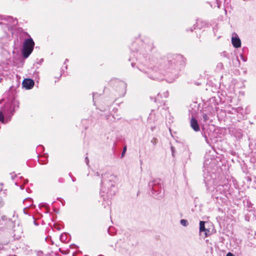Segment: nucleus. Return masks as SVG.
Returning <instances> with one entry per match:
<instances>
[{
  "mask_svg": "<svg viewBox=\"0 0 256 256\" xmlns=\"http://www.w3.org/2000/svg\"><path fill=\"white\" fill-rule=\"evenodd\" d=\"M139 69L140 71L146 74L150 78L153 80H162L166 79L168 82H172L177 78V76L175 75L174 78L169 79L164 76L163 70L156 66L152 68H140Z\"/></svg>",
  "mask_w": 256,
  "mask_h": 256,
  "instance_id": "nucleus-1",
  "label": "nucleus"
},
{
  "mask_svg": "<svg viewBox=\"0 0 256 256\" xmlns=\"http://www.w3.org/2000/svg\"><path fill=\"white\" fill-rule=\"evenodd\" d=\"M102 184H104V186H102L100 189L102 196L104 200L111 198L116 193L115 182L110 180L108 182H102Z\"/></svg>",
  "mask_w": 256,
  "mask_h": 256,
  "instance_id": "nucleus-2",
  "label": "nucleus"
},
{
  "mask_svg": "<svg viewBox=\"0 0 256 256\" xmlns=\"http://www.w3.org/2000/svg\"><path fill=\"white\" fill-rule=\"evenodd\" d=\"M148 187L151 190L154 197L159 198L162 196V185L160 180H154L148 183Z\"/></svg>",
  "mask_w": 256,
  "mask_h": 256,
  "instance_id": "nucleus-3",
  "label": "nucleus"
},
{
  "mask_svg": "<svg viewBox=\"0 0 256 256\" xmlns=\"http://www.w3.org/2000/svg\"><path fill=\"white\" fill-rule=\"evenodd\" d=\"M34 42L32 38L26 39L24 44L22 54L24 58H27L32 52Z\"/></svg>",
  "mask_w": 256,
  "mask_h": 256,
  "instance_id": "nucleus-4",
  "label": "nucleus"
},
{
  "mask_svg": "<svg viewBox=\"0 0 256 256\" xmlns=\"http://www.w3.org/2000/svg\"><path fill=\"white\" fill-rule=\"evenodd\" d=\"M205 222L200 221V235L205 238L208 236L210 230L205 228Z\"/></svg>",
  "mask_w": 256,
  "mask_h": 256,
  "instance_id": "nucleus-5",
  "label": "nucleus"
},
{
  "mask_svg": "<svg viewBox=\"0 0 256 256\" xmlns=\"http://www.w3.org/2000/svg\"><path fill=\"white\" fill-rule=\"evenodd\" d=\"M232 44L236 48H239L241 46V40L238 35L235 32L232 34Z\"/></svg>",
  "mask_w": 256,
  "mask_h": 256,
  "instance_id": "nucleus-6",
  "label": "nucleus"
},
{
  "mask_svg": "<svg viewBox=\"0 0 256 256\" xmlns=\"http://www.w3.org/2000/svg\"><path fill=\"white\" fill-rule=\"evenodd\" d=\"M22 86L27 90H30L34 86V82L33 80L26 78L24 79L22 82Z\"/></svg>",
  "mask_w": 256,
  "mask_h": 256,
  "instance_id": "nucleus-7",
  "label": "nucleus"
},
{
  "mask_svg": "<svg viewBox=\"0 0 256 256\" xmlns=\"http://www.w3.org/2000/svg\"><path fill=\"white\" fill-rule=\"evenodd\" d=\"M190 126L196 132H198L200 130V126L198 121L196 118H192L190 120Z\"/></svg>",
  "mask_w": 256,
  "mask_h": 256,
  "instance_id": "nucleus-8",
  "label": "nucleus"
},
{
  "mask_svg": "<svg viewBox=\"0 0 256 256\" xmlns=\"http://www.w3.org/2000/svg\"><path fill=\"white\" fill-rule=\"evenodd\" d=\"M14 113H12L11 116L8 117L6 116V118H4L2 112L0 110V121L4 124H6L10 120L11 116Z\"/></svg>",
  "mask_w": 256,
  "mask_h": 256,
  "instance_id": "nucleus-9",
  "label": "nucleus"
},
{
  "mask_svg": "<svg viewBox=\"0 0 256 256\" xmlns=\"http://www.w3.org/2000/svg\"><path fill=\"white\" fill-rule=\"evenodd\" d=\"M32 202L30 198H26L24 200V204L25 205L26 208H28L32 204Z\"/></svg>",
  "mask_w": 256,
  "mask_h": 256,
  "instance_id": "nucleus-10",
  "label": "nucleus"
},
{
  "mask_svg": "<svg viewBox=\"0 0 256 256\" xmlns=\"http://www.w3.org/2000/svg\"><path fill=\"white\" fill-rule=\"evenodd\" d=\"M180 223L182 226H186L188 225V221L184 219L181 220L180 221Z\"/></svg>",
  "mask_w": 256,
  "mask_h": 256,
  "instance_id": "nucleus-11",
  "label": "nucleus"
},
{
  "mask_svg": "<svg viewBox=\"0 0 256 256\" xmlns=\"http://www.w3.org/2000/svg\"><path fill=\"white\" fill-rule=\"evenodd\" d=\"M202 117H203L204 120L205 122H206L209 119V117L208 116V115L206 114H204L202 116Z\"/></svg>",
  "mask_w": 256,
  "mask_h": 256,
  "instance_id": "nucleus-12",
  "label": "nucleus"
},
{
  "mask_svg": "<svg viewBox=\"0 0 256 256\" xmlns=\"http://www.w3.org/2000/svg\"><path fill=\"white\" fill-rule=\"evenodd\" d=\"M4 202L3 199L0 197V208L4 206Z\"/></svg>",
  "mask_w": 256,
  "mask_h": 256,
  "instance_id": "nucleus-13",
  "label": "nucleus"
},
{
  "mask_svg": "<svg viewBox=\"0 0 256 256\" xmlns=\"http://www.w3.org/2000/svg\"><path fill=\"white\" fill-rule=\"evenodd\" d=\"M162 98V94H158L156 96V98H155V102H158L160 100V98Z\"/></svg>",
  "mask_w": 256,
  "mask_h": 256,
  "instance_id": "nucleus-14",
  "label": "nucleus"
},
{
  "mask_svg": "<svg viewBox=\"0 0 256 256\" xmlns=\"http://www.w3.org/2000/svg\"><path fill=\"white\" fill-rule=\"evenodd\" d=\"M126 150V147L124 146V149H123L122 154V156H124Z\"/></svg>",
  "mask_w": 256,
  "mask_h": 256,
  "instance_id": "nucleus-15",
  "label": "nucleus"
},
{
  "mask_svg": "<svg viewBox=\"0 0 256 256\" xmlns=\"http://www.w3.org/2000/svg\"><path fill=\"white\" fill-rule=\"evenodd\" d=\"M240 56V58H241L242 60L244 62H246V58H244V56H243L242 54H241V55Z\"/></svg>",
  "mask_w": 256,
  "mask_h": 256,
  "instance_id": "nucleus-16",
  "label": "nucleus"
},
{
  "mask_svg": "<svg viewBox=\"0 0 256 256\" xmlns=\"http://www.w3.org/2000/svg\"><path fill=\"white\" fill-rule=\"evenodd\" d=\"M164 98H167L168 96V92H164Z\"/></svg>",
  "mask_w": 256,
  "mask_h": 256,
  "instance_id": "nucleus-17",
  "label": "nucleus"
},
{
  "mask_svg": "<svg viewBox=\"0 0 256 256\" xmlns=\"http://www.w3.org/2000/svg\"><path fill=\"white\" fill-rule=\"evenodd\" d=\"M154 112V111L152 110V112L150 114V116H149V117H148V119H150H150H152V115H153V114H152V112Z\"/></svg>",
  "mask_w": 256,
  "mask_h": 256,
  "instance_id": "nucleus-18",
  "label": "nucleus"
},
{
  "mask_svg": "<svg viewBox=\"0 0 256 256\" xmlns=\"http://www.w3.org/2000/svg\"><path fill=\"white\" fill-rule=\"evenodd\" d=\"M226 256H234L231 252H228Z\"/></svg>",
  "mask_w": 256,
  "mask_h": 256,
  "instance_id": "nucleus-19",
  "label": "nucleus"
},
{
  "mask_svg": "<svg viewBox=\"0 0 256 256\" xmlns=\"http://www.w3.org/2000/svg\"><path fill=\"white\" fill-rule=\"evenodd\" d=\"M3 189V185L2 184H0V192H1Z\"/></svg>",
  "mask_w": 256,
  "mask_h": 256,
  "instance_id": "nucleus-20",
  "label": "nucleus"
},
{
  "mask_svg": "<svg viewBox=\"0 0 256 256\" xmlns=\"http://www.w3.org/2000/svg\"><path fill=\"white\" fill-rule=\"evenodd\" d=\"M86 162L87 164H88V158H86Z\"/></svg>",
  "mask_w": 256,
  "mask_h": 256,
  "instance_id": "nucleus-21",
  "label": "nucleus"
}]
</instances>
